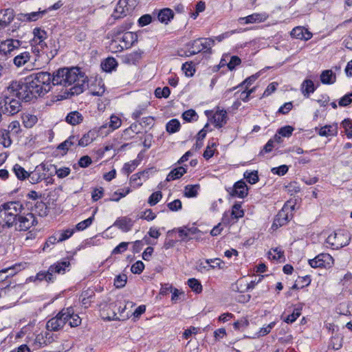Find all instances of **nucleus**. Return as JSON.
I'll return each mask as SVG.
<instances>
[{
    "mask_svg": "<svg viewBox=\"0 0 352 352\" xmlns=\"http://www.w3.org/2000/svg\"><path fill=\"white\" fill-rule=\"evenodd\" d=\"M288 170L289 168L287 165H281L278 167L272 168L271 171L273 174L283 176L287 173Z\"/></svg>",
    "mask_w": 352,
    "mask_h": 352,
    "instance_id": "64",
    "label": "nucleus"
},
{
    "mask_svg": "<svg viewBox=\"0 0 352 352\" xmlns=\"http://www.w3.org/2000/svg\"><path fill=\"white\" fill-rule=\"evenodd\" d=\"M268 257L271 260L284 261V252L280 248H276L268 253Z\"/></svg>",
    "mask_w": 352,
    "mask_h": 352,
    "instance_id": "43",
    "label": "nucleus"
},
{
    "mask_svg": "<svg viewBox=\"0 0 352 352\" xmlns=\"http://www.w3.org/2000/svg\"><path fill=\"white\" fill-rule=\"evenodd\" d=\"M133 226L132 219L127 217L118 218L113 223V226L117 227L124 232H127L131 230Z\"/></svg>",
    "mask_w": 352,
    "mask_h": 352,
    "instance_id": "23",
    "label": "nucleus"
},
{
    "mask_svg": "<svg viewBox=\"0 0 352 352\" xmlns=\"http://www.w3.org/2000/svg\"><path fill=\"white\" fill-rule=\"evenodd\" d=\"M350 240L351 236L348 231L339 230L329 234L326 239V243L332 249L338 250L349 245Z\"/></svg>",
    "mask_w": 352,
    "mask_h": 352,
    "instance_id": "5",
    "label": "nucleus"
},
{
    "mask_svg": "<svg viewBox=\"0 0 352 352\" xmlns=\"http://www.w3.org/2000/svg\"><path fill=\"white\" fill-rule=\"evenodd\" d=\"M38 119L36 116L25 114L23 116V122L25 127L31 128L37 122Z\"/></svg>",
    "mask_w": 352,
    "mask_h": 352,
    "instance_id": "47",
    "label": "nucleus"
},
{
    "mask_svg": "<svg viewBox=\"0 0 352 352\" xmlns=\"http://www.w3.org/2000/svg\"><path fill=\"white\" fill-rule=\"evenodd\" d=\"M336 80V76L331 69L324 70L320 74V81L322 84L331 85Z\"/></svg>",
    "mask_w": 352,
    "mask_h": 352,
    "instance_id": "31",
    "label": "nucleus"
},
{
    "mask_svg": "<svg viewBox=\"0 0 352 352\" xmlns=\"http://www.w3.org/2000/svg\"><path fill=\"white\" fill-rule=\"evenodd\" d=\"M231 215L232 218L235 219H238L243 217L244 211L241 208V205L240 204H235L232 206Z\"/></svg>",
    "mask_w": 352,
    "mask_h": 352,
    "instance_id": "48",
    "label": "nucleus"
},
{
    "mask_svg": "<svg viewBox=\"0 0 352 352\" xmlns=\"http://www.w3.org/2000/svg\"><path fill=\"white\" fill-rule=\"evenodd\" d=\"M333 258L327 253H322L316 256L313 259L309 260V264L311 267H324L330 268L333 264Z\"/></svg>",
    "mask_w": 352,
    "mask_h": 352,
    "instance_id": "10",
    "label": "nucleus"
},
{
    "mask_svg": "<svg viewBox=\"0 0 352 352\" xmlns=\"http://www.w3.org/2000/svg\"><path fill=\"white\" fill-rule=\"evenodd\" d=\"M144 52L141 50L133 51L122 57V62L128 65H136L142 58Z\"/></svg>",
    "mask_w": 352,
    "mask_h": 352,
    "instance_id": "21",
    "label": "nucleus"
},
{
    "mask_svg": "<svg viewBox=\"0 0 352 352\" xmlns=\"http://www.w3.org/2000/svg\"><path fill=\"white\" fill-rule=\"evenodd\" d=\"M214 45V40L211 38H200L186 44V56L197 54L200 52L212 53V47Z\"/></svg>",
    "mask_w": 352,
    "mask_h": 352,
    "instance_id": "4",
    "label": "nucleus"
},
{
    "mask_svg": "<svg viewBox=\"0 0 352 352\" xmlns=\"http://www.w3.org/2000/svg\"><path fill=\"white\" fill-rule=\"evenodd\" d=\"M78 141V137L76 135L69 136L66 140L63 142L60 143L58 146V149L62 150L64 153H67V151L71 148L72 146L76 145Z\"/></svg>",
    "mask_w": 352,
    "mask_h": 352,
    "instance_id": "37",
    "label": "nucleus"
},
{
    "mask_svg": "<svg viewBox=\"0 0 352 352\" xmlns=\"http://www.w3.org/2000/svg\"><path fill=\"white\" fill-rule=\"evenodd\" d=\"M170 90L168 87H164L163 88L157 87L155 90V96L157 98H167L170 96Z\"/></svg>",
    "mask_w": 352,
    "mask_h": 352,
    "instance_id": "50",
    "label": "nucleus"
},
{
    "mask_svg": "<svg viewBox=\"0 0 352 352\" xmlns=\"http://www.w3.org/2000/svg\"><path fill=\"white\" fill-rule=\"evenodd\" d=\"M46 12L47 11L45 10L27 14L21 13L18 14L17 18L19 20L25 22L36 21L41 19Z\"/></svg>",
    "mask_w": 352,
    "mask_h": 352,
    "instance_id": "24",
    "label": "nucleus"
},
{
    "mask_svg": "<svg viewBox=\"0 0 352 352\" xmlns=\"http://www.w3.org/2000/svg\"><path fill=\"white\" fill-rule=\"evenodd\" d=\"M131 27V23H124L114 28L110 33L111 40L109 45V51L117 53L131 47L138 42V34L126 31Z\"/></svg>",
    "mask_w": 352,
    "mask_h": 352,
    "instance_id": "2",
    "label": "nucleus"
},
{
    "mask_svg": "<svg viewBox=\"0 0 352 352\" xmlns=\"http://www.w3.org/2000/svg\"><path fill=\"white\" fill-rule=\"evenodd\" d=\"M182 118L186 121L190 122L192 120H196L198 116L195 110L189 109L183 113Z\"/></svg>",
    "mask_w": 352,
    "mask_h": 352,
    "instance_id": "60",
    "label": "nucleus"
},
{
    "mask_svg": "<svg viewBox=\"0 0 352 352\" xmlns=\"http://www.w3.org/2000/svg\"><path fill=\"white\" fill-rule=\"evenodd\" d=\"M30 182L32 184H38L46 179V167L43 164L36 166L35 169L29 174Z\"/></svg>",
    "mask_w": 352,
    "mask_h": 352,
    "instance_id": "16",
    "label": "nucleus"
},
{
    "mask_svg": "<svg viewBox=\"0 0 352 352\" xmlns=\"http://www.w3.org/2000/svg\"><path fill=\"white\" fill-rule=\"evenodd\" d=\"M7 208L6 203L0 205V228H10L16 223Z\"/></svg>",
    "mask_w": 352,
    "mask_h": 352,
    "instance_id": "13",
    "label": "nucleus"
},
{
    "mask_svg": "<svg viewBox=\"0 0 352 352\" xmlns=\"http://www.w3.org/2000/svg\"><path fill=\"white\" fill-rule=\"evenodd\" d=\"M102 68L105 72H111L117 66V61L114 58H107L102 63Z\"/></svg>",
    "mask_w": 352,
    "mask_h": 352,
    "instance_id": "46",
    "label": "nucleus"
},
{
    "mask_svg": "<svg viewBox=\"0 0 352 352\" xmlns=\"http://www.w3.org/2000/svg\"><path fill=\"white\" fill-rule=\"evenodd\" d=\"M7 208L9 210L10 214L12 216L14 220H16L18 217L25 210L23 204L19 201L6 202Z\"/></svg>",
    "mask_w": 352,
    "mask_h": 352,
    "instance_id": "19",
    "label": "nucleus"
},
{
    "mask_svg": "<svg viewBox=\"0 0 352 352\" xmlns=\"http://www.w3.org/2000/svg\"><path fill=\"white\" fill-rule=\"evenodd\" d=\"M126 276L125 274L118 275L114 280V285L117 288L123 287L126 283Z\"/></svg>",
    "mask_w": 352,
    "mask_h": 352,
    "instance_id": "62",
    "label": "nucleus"
},
{
    "mask_svg": "<svg viewBox=\"0 0 352 352\" xmlns=\"http://www.w3.org/2000/svg\"><path fill=\"white\" fill-rule=\"evenodd\" d=\"M181 240L188 242L190 240H199L201 237L202 232L196 227H180L176 229Z\"/></svg>",
    "mask_w": 352,
    "mask_h": 352,
    "instance_id": "9",
    "label": "nucleus"
},
{
    "mask_svg": "<svg viewBox=\"0 0 352 352\" xmlns=\"http://www.w3.org/2000/svg\"><path fill=\"white\" fill-rule=\"evenodd\" d=\"M292 38L296 39L308 41L311 38L312 33L302 26L295 27L290 32Z\"/></svg>",
    "mask_w": 352,
    "mask_h": 352,
    "instance_id": "17",
    "label": "nucleus"
},
{
    "mask_svg": "<svg viewBox=\"0 0 352 352\" xmlns=\"http://www.w3.org/2000/svg\"><path fill=\"white\" fill-rule=\"evenodd\" d=\"M36 278L39 280H46L47 282H53L56 277L51 274L50 269L47 272H41L37 274Z\"/></svg>",
    "mask_w": 352,
    "mask_h": 352,
    "instance_id": "51",
    "label": "nucleus"
},
{
    "mask_svg": "<svg viewBox=\"0 0 352 352\" xmlns=\"http://www.w3.org/2000/svg\"><path fill=\"white\" fill-rule=\"evenodd\" d=\"M69 316V312L65 314L64 309L56 316L51 318L47 322L46 327L49 331H58L67 322V318Z\"/></svg>",
    "mask_w": 352,
    "mask_h": 352,
    "instance_id": "11",
    "label": "nucleus"
},
{
    "mask_svg": "<svg viewBox=\"0 0 352 352\" xmlns=\"http://www.w3.org/2000/svg\"><path fill=\"white\" fill-rule=\"evenodd\" d=\"M318 133L320 136H336L338 134V125L337 124L325 125L319 129Z\"/></svg>",
    "mask_w": 352,
    "mask_h": 352,
    "instance_id": "29",
    "label": "nucleus"
},
{
    "mask_svg": "<svg viewBox=\"0 0 352 352\" xmlns=\"http://www.w3.org/2000/svg\"><path fill=\"white\" fill-rule=\"evenodd\" d=\"M212 119L216 126L221 127L226 123L227 112L224 110L217 111L214 114Z\"/></svg>",
    "mask_w": 352,
    "mask_h": 352,
    "instance_id": "33",
    "label": "nucleus"
},
{
    "mask_svg": "<svg viewBox=\"0 0 352 352\" xmlns=\"http://www.w3.org/2000/svg\"><path fill=\"white\" fill-rule=\"evenodd\" d=\"M31 58V54L29 52H20L16 54L14 59L13 63L17 67H21L28 63Z\"/></svg>",
    "mask_w": 352,
    "mask_h": 352,
    "instance_id": "26",
    "label": "nucleus"
},
{
    "mask_svg": "<svg viewBox=\"0 0 352 352\" xmlns=\"http://www.w3.org/2000/svg\"><path fill=\"white\" fill-rule=\"evenodd\" d=\"M138 162L137 160H133L129 162L125 163L122 168V171L125 174L129 175L133 171H134V170L138 166Z\"/></svg>",
    "mask_w": 352,
    "mask_h": 352,
    "instance_id": "54",
    "label": "nucleus"
},
{
    "mask_svg": "<svg viewBox=\"0 0 352 352\" xmlns=\"http://www.w3.org/2000/svg\"><path fill=\"white\" fill-rule=\"evenodd\" d=\"M144 269V264L143 263L142 261H138L132 265L131 267V271L133 274H140L143 272Z\"/></svg>",
    "mask_w": 352,
    "mask_h": 352,
    "instance_id": "61",
    "label": "nucleus"
},
{
    "mask_svg": "<svg viewBox=\"0 0 352 352\" xmlns=\"http://www.w3.org/2000/svg\"><path fill=\"white\" fill-rule=\"evenodd\" d=\"M22 42L16 39H7L0 43V52L4 54H12L15 50H17Z\"/></svg>",
    "mask_w": 352,
    "mask_h": 352,
    "instance_id": "15",
    "label": "nucleus"
},
{
    "mask_svg": "<svg viewBox=\"0 0 352 352\" xmlns=\"http://www.w3.org/2000/svg\"><path fill=\"white\" fill-rule=\"evenodd\" d=\"M12 171L14 173L16 177L20 180H24L26 178H29V174L21 166L16 164L13 168Z\"/></svg>",
    "mask_w": 352,
    "mask_h": 352,
    "instance_id": "41",
    "label": "nucleus"
},
{
    "mask_svg": "<svg viewBox=\"0 0 352 352\" xmlns=\"http://www.w3.org/2000/svg\"><path fill=\"white\" fill-rule=\"evenodd\" d=\"M228 192L231 197L244 198L248 195V188L246 184L243 181H238L233 187L227 189Z\"/></svg>",
    "mask_w": 352,
    "mask_h": 352,
    "instance_id": "14",
    "label": "nucleus"
},
{
    "mask_svg": "<svg viewBox=\"0 0 352 352\" xmlns=\"http://www.w3.org/2000/svg\"><path fill=\"white\" fill-rule=\"evenodd\" d=\"M138 6L137 0H120L112 14V17L118 19L130 14Z\"/></svg>",
    "mask_w": 352,
    "mask_h": 352,
    "instance_id": "6",
    "label": "nucleus"
},
{
    "mask_svg": "<svg viewBox=\"0 0 352 352\" xmlns=\"http://www.w3.org/2000/svg\"><path fill=\"white\" fill-rule=\"evenodd\" d=\"M85 82V76L78 67L60 69L52 77L54 85L71 86L67 93L71 96L82 93Z\"/></svg>",
    "mask_w": 352,
    "mask_h": 352,
    "instance_id": "1",
    "label": "nucleus"
},
{
    "mask_svg": "<svg viewBox=\"0 0 352 352\" xmlns=\"http://www.w3.org/2000/svg\"><path fill=\"white\" fill-rule=\"evenodd\" d=\"M4 106L6 112L10 115L17 113L21 107L19 99L10 98L9 97H6Z\"/></svg>",
    "mask_w": 352,
    "mask_h": 352,
    "instance_id": "20",
    "label": "nucleus"
},
{
    "mask_svg": "<svg viewBox=\"0 0 352 352\" xmlns=\"http://www.w3.org/2000/svg\"><path fill=\"white\" fill-rule=\"evenodd\" d=\"M342 126L344 128L346 136L349 138H352V122L349 119H345L342 122Z\"/></svg>",
    "mask_w": 352,
    "mask_h": 352,
    "instance_id": "63",
    "label": "nucleus"
},
{
    "mask_svg": "<svg viewBox=\"0 0 352 352\" xmlns=\"http://www.w3.org/2000/svg\"><path fill=\"white\" fill-rule=\"evenodd\" d=\"M122 124L121 119L115 115H112L110 117V120L109 123L103 124L100 126V131H102L103 129H106L107 126L109 127L108 133L111 132L117 129H118Z\"/></svg>",
    "mask_w": 352,
    "mask_h": 352,
    "instance_id": "27",
    "label": "nucleus"
},
{
    "mask_svg": "<svg viewBox=\"0 0 352 352\" xmlns=\"http://www.w3.org/2000/svg\"><path fill=\"white\" fill-rule=\"evenodd\" d=\"M70 266V263L68 261H58L56 263L50 265L49 267L50 272H51L52 275H54L55 277V274H63L65 273L67 268Z\"/></svg>",
    "mask_w": 352,
    "mask_h": 352,
    "instance_id": "22",
    "label": "nucleus"
},
{
    "mask_svg": "<svg viewBox=\"0 0 352 352\" xmlns=\"http://www.w3.org/2000/svg\"><path fill=\"white\" fill-rule=\"evenodd\" d=\"M74 228H67L65 230H58L55 231L60 243L69 239L74 234Z\"/></svg>",
    "mask_w": 352,
    "mask_h": 352,
    "instance_id": "39",
    "label": "nucleus"
},
{
    "mask_svg": "<svg viewBox=\"0 0 352 352\" xmlns=\"http://www.w3.org/2000/svg\"><path fill=\"white\" fill-rule=\"evenodd\" d=\"M52 78L46 72L32 74L25 78V88L30 98L44 95L50 90Z\"/></svg>",
    "mask_w": 352,
    "mask_h": 352,
    "instance_id": "3",
    "label": "nucleus"
},
{
    "mask_svg": "<svg viewBox=\"0 0 352 352\" xmlns=\"http://www.w3.org/2000/svg\"><path fill=\"white\" fill-rule=\"evenodd\" d=\"M182 69L183 72L185 73V75L189 77L192 76L195 72V69L192 63L186 62L184 63Z\"/></svg>",
    "mask_w": 352,
    "mask_h": 352,
    "instance_id": "59",
    "label": "nucleus"
},
{
    "mask_svg": "<svg viewBox=\"0 0 352 352\" xmlns=\"http://www.w3.org/2000/svg\"><path fill=\"white\" fill-rule=\"evenodd\" d=\"M94 292L89 291H85L81 294V302L85 306V308L88 307L90 305L91 300L90 298L93 296Z\"/></svg>",
    "mask_w": 352,
    "mask_h": 352,
    "instance_id": "56",
    "label": "nucleus"
},
{
    "mask_svg": "<svg viewBox=\"0 0 352 352\" xmlns=\"http://www.w3.org/2000/svg\"><path fill=\"white\" fill-rule=\"evenodd\" d=\"M66 122L71 125H77L83 121L82 115L77 111H72L67 114L65 118Z\"/></svg>",
    "mask_w": 352,
    "mask_h": 352,
    "instance_id": "30",
    "label": "nucleus"
},
{
    "mask_svg": "<svg viewBox=\"0 0 352 352\" xmlns=\"http://www.w3.org/2000/svg\"><path fill=\"white\" fill-rule=\"evenodd\" d=\"M206 263L208 264L207 270L210 269H214L215 267L223 268L222 264L224 263L219 258H213V259H207Z\"/></svg>",
    "mask_w": 352,
    "mask_h": 352,
    "instance_id": "52",
    "label": "nucleus"
},
{
    "mask_svg": "<svg viewBox=\"0 0 352 352\" xmlns=\"http://www.w3.org/2000/svg\"><path fill=\"white\" fill-rule=\"evenodd\" d=\"M97 210H98V209L96 208L94 210V214L91 217L77 223L76 226V228H74L75 231L76 230L82 231V230H84L85 229H86L87 228H88L89 226H90L94 220V216H95V214L97 212Z\"/></svg>",
    "mask_w": 352,
    "mask_h": 352,
    "instance_id": "42",
    "label": "nucleus"
},
{
    "mask_svg": "<svg viewBox=\"0 0 352 352\" xmlns=\"http://www.w3.org/2000/svg\"><path fill=\"white\" fill-rule=\"evenodd\" d=\"M16 266L3 269L0 271V281H3L10 276H13L16 272H14Z\"/></svg>",
    "mask_w": 352,
    "mask_h": 352,
    "instance_id": "58",
    "label": "nucleus"
},
{
    "mask_svg": "<svg viewBox=\"0 0 352 352\" xmlns=\"http://www.w3.org/2000/svg\"><path fill=\"white\" fill-rule=\"evenodd\" d=\"M174 17V12L170 8H163L160 10L157 14L158 20L164 24H168Z\"/></svg>",
    "mask_w": 352,
    "mask_h": 352,
    "instance_id": "28",
    "label": "nucleus"
},
{
    "mask_svg": "<svg viewBox=\"0 0 352 352\" xmlns=\"http://www.w3.org/2000/svg\"><path fill=\"white\" fill-rule=\"evenodd\" d=\"M94 132L89 131L84 134L80 139L78 138L76 144L82 147L87 146L94 141Z\"/></svg>",
    "mask_w": 352,
    "mask_h": 352,
    "instance_id": "38",
    "label": "nucleus"
},
{
    "mask_svg": "<svg viewBox=\"0 0 352 352\" xmlns=\"http://www.w3.org/2000/svg\"><path fill=\"white\" fill-rule=\"evenodd\" d=\"M186 173V168L184 166H179L173 169L167 175L166 181L170 182L182 177Z\"/></svg>",
    "mask_w": 352,
    "mask_h": 352,
    "instance_id": "32",
    "label": "nucleus"
},
{
    "mask_svg": "<svg viewBox=\"0 0 352 352\" xmlns=\"http://www.w3.org/2000/svg\"><path fill=\"white\" fill-rule=\"evenodd\" d=\"M58 243H60V241L58 239L57 235H56V233L54 232L52 235L50 236L47 239V240L43 245V250L46 251L47 249L49 248L51 245H54Z\"/></svg>",
    "mask_w": 352,
    "mask_h": 352,
    "instance_id": "53",
    "label": "nucleus"
},
{
    "mask_svg": "<svg viewBox=\"0 0 352 352\" xmlns=\"http://www.w3.org/2000/svg\"><path fill=\"white\" fill-rule=\"evenodd\" d=\"M300 90L303 96L308 98L309 94L315 91L314 82L309 79L305 80L301 85Z\"/></svg>",
    "mask_w": 352,
    "mask_h": 352,
    "instance_id": "35",
    "label": "nucleus"
},
{
    "mask_svg": "<svg viewBox=\"0 0 352 352\" xmlns=\"http://www.w3.org/2000/svg\"><path fill=\"white\" fill-rule=\"evenodd\" d=\"M244 178L251 184H254L258 181V172L256 170L244 173Z\"/></svg>",
    "mask_w": 352,
    "mask_h": 352,
    "instance_id": "49",
    "label": "nucleus"
},
{
    "mask_svg": "<svg viewBox=\"0 0 352 352\" xmlns=\"http://www.w3.org/2000/svg\"><path fill=\"white\" fill-rule=\"evenodd\" d=\"M32 34L33 38L30 41L32 51L34 53L38 54L40 50L43 51L47 47L45 40L47 37V34L45 30L35 28L32 31Z\"/></svg>",
    "mask_w": 352,
    "mask_h": 352,
    "instance_id": "7",
    "label": "nucleus"
},
{
    "mask_svg": "<svg viewBox=\"0 0 352 352\" xmlns=\"http://www.w3.org/2000/svg\"><path fill=\"white\" fill-rule=\"evenodd\" d=\"M36 223V218L31 212L25 213L24 211L21 213L16 220L14 225L15 229L19 231H27Z\"/></svg>",
    "mask_w": 352,
    "mask_h": 352,
    "instance_id": "8",
    "label": "nucleus"
},
{
    "mask_svg": "<svg viewBox=\"0 0 352 352\" xmlns=\"http://www.w3.org/2000/svg\"><path fill=\"white\" fill-rule=\"evenodd\" d=\"M180 126V122L177 119H172L166 124V129L169 133H174L179 130Z\"/></svg>",
    "mask_w": 352,
    "mask_h": 352,
    "instance_id": "45",
    "label": "nucleus"
},
{
    "mask_svg": "<svg viewBox=\"0 0 352 352\" xmlns=\"http://www.w3.org/2000/svg\"><path fill=\"white\" fill-rule=\"evenodd\" d=\"M268 16L265 13H254L245 17L239 19L241 23L249 24L261 23L267 20Z\"/></svg>",
    "mask_w": 352,
    "mask_h": 352,
    "instance_id": "18",
    "label": "nucleus"
},
{
    "mask_svg": "<svg viewBox=\"0 0 352 352\" xmlns=\"http://www.w3.org/2000/svg\"><path fill=\"white\" fill-rule=\"evenodd\" d=\"M64 311L65 314H66V312H69V316H68L67 318V322H69V324L71 327H75L80 324L81 318L77 314H74L73 309L72 308L64 309Z\"/></svg>",
    "mask_w": 352,
    "mask_h": 352,
    "instance_id": "34",
    "label": "nucleus"
},
{
    "mask_svg": "<svg viewBox=\"0 0 352 352\" xmlns=\"http://www.w3.org/2000/svg\"><path fill=\"white\" fill-rule=\"evenodd\" d=\"M8 91L19 99H25L26 101L31 100L29 93L25 91V85L19 82L12 81L8 87Z\"/></svg>",
    "mask_w": 352,
    "mask_h": 352,
    "instance_id": "12",
    "label": "nucleus"
},
{
    "mask_svg": "<svg viewBox=\"0 0 352 352\" xmlns=\"http://www.w3.org/2000/svg\"><path fill=\"white\" fill-rule=\"evenodd\" d=\"M200 188L199 184L187 185L184 188V195L186 197H195Z\"/></svg>",
    "mask_w": 352,
    "mask_h": 352,
    "instance_id": "44",
    "label": "nucleus"
},
{
    "mask_svg": "<svg viewBox=\"0 0 352 352\" xmlns=\"http://www.w3.org/2000/svg\"><path fill=\"white\" fill-rule=\"evenodd\" d=\"M288 221V215L285 212V210L280 211L273 222L272 228H278L279 226H282L287 223Z\"/></svg>",
    "mask_w": 352,
    "mask_h": 352,
    "instance_id": "36",
    "label": "nucleus"
},
{
    "mask_svg": "<svg viewBox=\"0 0 352 352\" xmlns=\"http://www.w3.org/2000/svg\"><path fill=\"white\" fill-rule=\"evenodd\" d=\"M14 14L12 9H6L0 12V30L6 28L14 19Z\"/></svg>",
    "mask_w": 352,
    "mask_h": 352,
    "instance_id": "25",
    "label": "nucleus"
},
{
    "mask_svg": "<svg viewBox=\"0 0 352 352\" xmlns=\"http://www.w3.org/2000/svg\"><path fill=\"white\" fill-rule=\"evenodd\" d=\"M188 285L196 293H200L202 291V286L200 282L195 278H190L188 280Z\"/></svg>",
    "mask_w": 352,
    "mask_h": 352,
    "instance_id": "55",
    "label": "nucleus"
},
{
    "mask_svg": "<svg viewBox=\"0 0 352 352\" xmlns=\"http://www.w3.org/2000/svg\"><path fill=\"white\" fill-rule=\"evenodd\" d=\"M162 198V194L160 191H157L151 195L148 198V203L150 206H153L157 204Z\"/></svg>",
    "mask_w": 352,
    "mask_h": 352,
    "instance_id": "57",
    "label": "nucleus"
},
{
    "mask_svg": "<svg viewBox=\"0 0 352 352\" xmlns=\"http://www.w3.org/2000/svg\"><path fill=\"white\" fill-rule=\"evenodd\" d=\"M12 139L10 137V133L6 129L0 130V144L3 145V147H9L12 144Z\"/></svg>",
    "mask_w": 352,
    "mask_h": 352,
    "instance_id": "40",
    "label": "nucleus"
}]
</instances>
